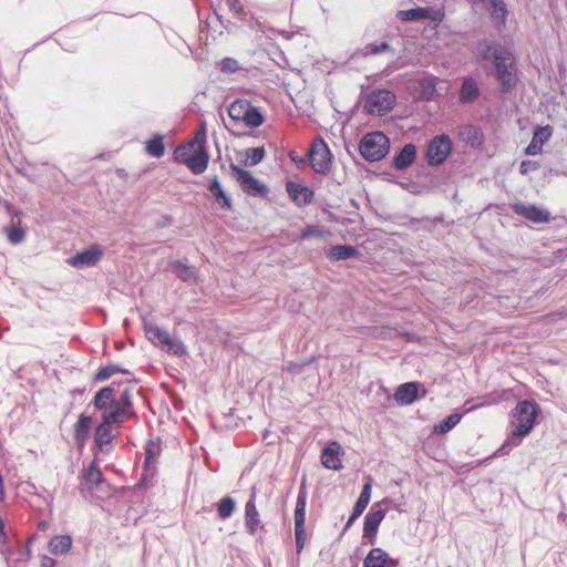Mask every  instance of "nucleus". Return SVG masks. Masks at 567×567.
<instances>
[{
	"label": "nucleus",
	"mask_w": 567,
	"mask_h": 567,
	"mask_svg": "<svg viewBox=\"0 0 567 567\" xmlns=\"http://www.w3.org/2000/svg\"><path fill=\"white\" fill-rule=\"evenodd\" d=\"M6 233H7L8 240L12 245H18V244L22 243L25 237V231L22 228L16 227V226H13L11 228H7Z\"/></svg>",
	"instance_id": "44"
},
{
	"label": "nucleus",
	"mask_w": 567,
	"mask_h": 567,
	"mask_svg": "<svg viewBox=\"0 0 567 567\" xmlns=\"http://www.w3.org/2000/svg\"><path fill=\"white\" fill-rule=\"evenodd\" d=\"M245 525L251 535H255L257 529L262 527L254 495L245 505Z\"/></svg>",
	"instance_id": "21"
},
{
	"label": "nucleus",
	"mask_w": 567,
	"mask_h": 567,
	"mask_svg": "<svg viewBox=\"0 0 567 567\" xmlns=\"http://www.w3.org/2000/svg\"><path fill=\"white\" fill-rule=\"evenodd\" d=\"M342 446L338 442H331L323 449L321 455L322 465L329 470L338 471L342 467L340 454Z\"/></svg>",
	"instance_id": "18"
},
{
	"label": "nucleus",
	"mask_w": 567,
	"mask_h": 567,
	"mask_svg": "<svg viewBox=\"0 0 567 567\" xmlns=\"http://www.w3.org/2000/svg\"><path fill=\"white\" fill-rule=\"evenodd\" d=\"M114 403L123 408L125 411L130 412V409L132 406L131 392L127 389L124 390L118 398L114 396Z\"/></svg>",
	"instance_id": "47"
},
{
	"label": "nucleus",
	"mask_w": 567,
	"mask_h": 567,
	"mask_svg": "<svg viewBox=\"0 0 567 567\" xmlns=\"http://www.w3.org/2000/svg\"><path fill=\"white\" fill-rule=\"evenodd\" d=\"M514 210L518 215H522L526 219L536 224L546 223L549 220V213L535 205L516 204L514 206Z\"/></svg>",
	"instance_id": "20"
},
{
	"label": "nucleus",
	"mask_w": 567,
	"mask_h": 567,
	"mask_svg": "<svg viewBox=\"0 0 567 567\" xmlns=\"http://www.w3.org/2000/svg\"><path fill=\"white\" fill-rule=\"evenodd\" d=\"M146 152L154 157H162L165 154V146L162 135H155L146 142Z\"/></svg>",
	"instance_id": "40"
},
{
	"label": "nucleus",
	"mask_w": 567,
	"mask_h": 567,
	"mask_svg": "<svg viewBox=\"0 0 567 567\" xmlns=\"http://www.w3.org/2000/svg\"><path fill=\"white\" fill-rule=\"evenodd\" d=\"M114 439L113 427L111 423L102 420L101 424L95 429L94 441L101 451H109L107 446Z\"/></svg>",
	"instance_id": "23"
},
{
	"label": "nucleus",
	"mask_w": 567,
	"mask_h": 567,
	"mask_svg": "<svg viewBox=\"0 0 567 567\" xmlns=\"http://www.w3.org/2000/svg\"><path fill=\"white\" fill-rule=\"evenodd\" d=\"M537 408L530 401L519 402L512 412V424L515 426L512 435L494 454H507L513 446L520 444V439L530 433L535 425Z\"/></svg>",
	"instance_id": "1"
},
{
	"label": "nucleus",
	"mask_w": 567,
	"mask_h": 567,
	"mask_svg": "<svg viewBox=\"0 0 567 567\" xmlns=\"http://www.w3.org/2000/svg\"><path fill=\"white\" fill-rule=\"evenodd\" d=\"M452 151V141L445 135L433 137L426 148V161L430 165L436 166L445 162Z\"/></svg>",
	"instance_id": "7"
},
{
	"label": "nucleus",
	"mask_w": 567,
	"mask_h": 567,
	"mask_svg": "<svg viewBox=\"0 0 567 567\" xmlns=\"http://www.w3.org/2000/svg\"><path fill=\"white\" fill-rule=\"evenodd\" d=\"M434 90H435L434 84L433 83H429V86L425 89V92L429 93V94H432Z\"/></svg>",
	"instance_id": "56"
},
{
	"label": "nucleus",
	"mask_w": 567,
	"mask_h": 567,
	"mask_svg": "<svg viewBox=\"0 0 567 567\" xmlns=\"http://www.w3.org/2000/svg\"><path fill=\"white\" fill-rule=\"evenodd\" d=\"M127 414L128 412L125 411L123 408H121L116 403H112L109 410H105L102 413V420L111 424L122 423Z\"/></svg>",
	"instance_id": "34"
},
{
	"label": "nucleus",
	"mask_w": 567,
	"mask_h": 567,
	"mask_svg": "<svg viewBox=\"0 0 567 567\" xmlns=\"http://www.w3.org/2000/svg\"><path fill=\"white\" fill-rule=\"evenodd\" d=\"M367 506H364L361 503L355 502L353 512L351 516L349 517L348 522L346 523L344 529L349 528L355 519L365 511Z\"/></svg>",
	"instance_id": "50"
},
{
	"label": "nucleus",
	"mask_w": 567,
	"mask_h": 567,
	"mask_svg": "<svg viewBox=\"0 0 567 567\" xmlns=\"http://www.w3.org/2000/svg\"><path fill=\"white\" fill-rule=\"evenodd\" d=\"M209 192L215 200L223 207L229 209L231 207V200L229 196L223 189L219 179L215 177L209 184Z\"/></svg>",
	"instance_id": "31"
},
{
	"label": "nucleus",
	"mask_w": 567,
	"mask_h": 567,
	"mask_svg": "<svg viewBox=\"0 0 567 567\" xmlns=\"http://www.w3.org/2000/svg\"><path fill=\"white\" fill-rule=\"evenodd\" d=\"M173 271L184 282H192L196 279V274L193 267L184 261H175L173 265Z\"/></svg>",
	"instance_id": "35"
},
{
	"label": "nucleus",
	"mask_w": 567,
	"mask_h": 567,
	"mask_svg": "<svg viewBox=\"0 0 567 567\" xmlns=\"http://www.w3.org/2000/svg\"><path fill=\"white\" fill-rule=\"evenodd\" d=\"M390 148V141L382 132L367 134L360 142V154L369 162L383 158Z\"/></svg>",
	"instance_id": "3"
},
{
	"label": "nucleus",
	"mask_w": 567,
	"mask_h": 567,
	"mask_svg": "<svg viewBox=\"0 0 567 567\" xmlns=\"http://www.w3.org/2000/svg\"><path fill=\"white\" fill-rule=\"evenodd\" d=\"M389 50H390L389 43L381 42L379 44L371 43V44L365 45L363 48L362 52H363V55H369V54H380V53H383Z\"/></svg>",
	"instance_id": "46"
},
{
	"label": "nucleus",
	"mask_w": 567,
	"mask_h": 567,
	"mask_svg": "<svg viewBox=\"0 0 567 567\" xmlns=\"http://www.w3.org/2000/svg\"><path fill=\"white\" fill-rule=\"evenodd\" d=\"M115 391L112 386H105L99 390L93 399V404L97 410H106L114 403Z\"/></svg>",
	"instance_id": "29"
},
{
	"label": "nucleus",
	"mask_w": 567,
	"mask_h": 567,
	"mask_svg": "<svg viewBox=\"0 0 567 567\" xmlns=\"http://www.w3.org/2000/svg\"><path fill=\"white\" fill-rule=\"evenodd\" d=\"M371 493H372V484H371V482H367L363 485V488H362L361 494H360L359 498L357 499V502L363 504L364 506H368L370 498H371Z\"/></svg>",
	"instance_id": "49"
},
{
	"label": "nucleus",
	"mask_w": 567,
	"mask_h": 567,
	"mask_svg": "<svg viewBox=\"0 0 567 567\" xmlns=\"http://www.w3.org/2000/svg\"><path fill=\"white\" fill-rule=\"evenodd\" d=\"M307 489L305 483L301 484L295 508V536L296 549L300 554L305 546V522H306V507H307Z\"/></svg>",
	"instance_id": "5"
},
{
	"label": "nucleus",
	"mask_w": 567,
	"mask_h": 567,
	"mask_svg": "<svg viewBox=\"0 0 567 567\" xmlns=\"http://www.w3.org/2000/svg\"><path fill=\"white\" fill-rule=\"evenodd\" d=\"M3 498H4L3 478H2V475L0 474V502L3 501Z\"/></svg>",
	"instance_id": "55"
},
{
	"label": "nucleus",
	"mask_w": 567,
	"mask_h": 567,
	"mask_svg": "<svg viewBox=\"0 0 567 567\" xmlns=\"http://www.w3.org/2000/svg\"><path fill=\"white\" fill-rule=\"evenodd\" d=\"M461 138L467 145L477 147L482 144V135L475 126H464L460 132Z\"/></svg>",
	"instance_id": "37"
},
{
	"label": "nucleus",
	"mask_w": 567,
	"mask_h": 567,
	"mask_svg": "<svg viewBox=\"0 0 567 567\" xmlns=\"http://www.w3.org/2000/svg\"><path fill=\"white\" fill-rule=\"evenodd\" d=\"M326 231L316 226H309L301 231V238L308 239L310 237H323Z\"/></svg>",
	"instance_id": "48"
},
{
	"label": "nucleus",
	"mask_w": 567,
	"mask_h": 567,
	"mask_svg": "<svg viewBox=\"0 0 567 567\" xmlns=\"http://www.w3.org/2000/svg\"><path fill=\"white\" fill-rule=\"evenodd\" d=\"M103 256V250L100 246L93 245L90 248L76 252L74 256L66 259V262L75 268H85L95 266Z\"/></svg>",
	"instance_id": "11"
},
{
	"label": "nucleus",
	"mask_w": 567,
	"mask_h": 567,
	"mask_svg": "<svg viewBox=\"0 0 567 567\" xmlns=\"http://www.w3.org/2000/svg\"><path fill=\"white\" fill-rule=\"evenodd\" d=\"M358 255V250L349 245H336L328 251V257L333 260H346Z\"/></svg>",
	"instance_id": "32"
},
{
	"label": "nucleus",
	"mask_w": 567,
	"mask_h": 567,
	"mask_svg": "<svg viewBox=\"0 0 567 567\" xmlns=\"http://www.w3.org/2000/svg\"><path fill=\"white\" fill-rule=\"evenodd\" d=\"M48 527V523L47 522H40L39 523V528L42 529V530H45Z\"/></svg>",
	"instance_id": "57"
},
{
	"label": "nucleus",
	"mask_w": 567,
	"mask_h": 567,
	"mask_svg": "<svg viewBox=\"0 0 567 567\" xmlns=\"http://www.w3.org/2000/svg\"><path fill=\"white\" fill-rule=\"evenodd\" d=\"M115 373H128L126 369H123L118 364H109L101 367L95 375L96 381H105Z\"/></svg>",
	"instance_id": "42"
},
{
	"label": "nucleus",
	"mask_w": 567,
	"mask_h": 567,
	"mask_svg": "<svg viewBox=\"0 0 567 567\" xmlns=\"http://www.w3.org/2000/svg\"><path fill=\"white\" fill-rule=\"evenodd\" d=\"M144 331L146 338L155 346L162 347L166 351L178 357L187 354V348L184 342L172 337L167 330L162 329L152 322H144Z\"/></svg>",
	"instance_id": "2"
},
{
	"label": "nucleus",
	"mask_w": 567,
	"mask_h": 567,
	"mask_svg": "<svg viewBox=\"0 0 567 567\" xmlns=\"http://www.w3.org/2000/svg\"><path fill=\"white\" fill-rule=\"evenodd\" d=\"M476 49L481 61H492L493 63L498 59V56L506 54L509 50L501 43L489 42L487 40L480 41Z\"/></svg>",
	"instance_id": "15"
},
{
	"label": "nucleus",
	"mask_w": 567,
	"mask_h": 567,
	"mask_svg": "<svg viewBox=\"0 0 567 567\" xmlns=\"http://www.w3.org/2000/svg\"><path fill=\"white\" fill-rule=\"evenodd\" d=\"M384 509H375L373 506L364 517L363 537L369 538L373 543L378 528L385 517Z\"/></svg>",
	"instance_id": "17"
},
{
	"label": "nucleus",
	"mask_w": 567,
	"mask_h": 567,
	"mask_svg": "<svg viewBox=\"0 0 567 567\" xmlns=\"http://www.w3.org/2000/svg\"><path fill=\"white\" fill-rule=\"evenodd\" d=\"M302 365L300 364H297V363H291L287 367V370L290 371V372H297L300 370Z\"/></svg>",
	"instance_id": "54"
},
{
	"label": "nucleus",
	"mask_w": 567,
	"mask_h": 567,
	"mask_svg": "<svg viewBox=\"0 0 567 567\" xmlns=\"http://www.w3.org/2000/svg\"><path fill=\"white\" fill-rule=\"evenodd\" d=\"M91 425V416L84 413L80 414L76 423L74 424V437L79 443H84L87 440Z\"/></svg>",
	"instance_id": "28"
},
{
	"label": "nucleus",
	"mask_w": 567,
	"mask_h": 567,
	"mask_svg": "<svg viewBox=\"0 0 567 567\" xmlns=\"http://www.w3.org/2000/svg\"><path fill=\"white\" fill-rule=\"evenodd\" d=\"M492 4L491 16L496 25H504L507 19V8L503 0H488Z\"/></svg>",
	"instance_id": "36"
},
{
	"label": "nucleus",
	"mask_w": 567,
	"mask_h": 567,
	"mask_svg": "<svg viewBox=\"0 0 567 567\" xmlns=\"http://www.w3.org/2000/svg\"><path fill=\"white\" fill-rule=\"evenodd\" d=\"M395 95L389 90H375L367 99L364 109L369 114L383 115L392 110Z\"/></svg>",
	"instance_id": "8"
},
{
	"label": "nucleus",
	"mask_w": 567,
	"mask_h": 567,
	"mask_svg": "<svg viewBox=\"0 0 567 567\" xmlns=\"http://www.w3.org/2000/svg\"><path fill=\"white\" fill-rule=\"evenodd\" d=\"M246 159L249 162V165L255 166L259 164L265 157V148L264 147H250L245 151Z\"/></svg>",
	"instance_id": "43"
},
{
	"label": "nucleus",
	"mask_w": 567,
	"mask_h": 567,
	"mask_svg": "<svg viewBox=\"0 0 567 567\" xmlns=\"http://www.w3.org/2000/svg\"><path fill=\"white\" fill-rule=\"evenodd\" d=\"M264 121L265 118L262 114L259 112V110L252 104H250L248 110H246V115L243 121L246 124V126L256 128L262 125Z\"/></svg>",
	"instance_id": "38"
},
{
	"label": "nucleus",
	"mask_w": 567,
	"mask_h": 567,
	"mask_svg": "<svg viewBox=\"0 0 567 567\" xmlns=\"http://www.w3.org/2000/svg\"><path fill=\"white\" fill-rule=\"evenodd\" d=\"M415 145L412 143L405 144L400 153L394 157V167L398 169L408 168L415 161Z\"/></svg>",
	"instance_id": "26"
},
{
	"label": "nucleus",
	"mask_w": 567,
	"mask_h": 567,
	"mask_svg": "<svg viewBox=\"0 0 567 567\" xmlns=\"http://www.w3.org/2000/svg\"><path fill=\"white\" fill-rule=\"evenodd\" d=\"M247 100H236L228 107V115L235 122H243L246 115V110L250 106Z\"/></svg>",
	"instance_id": "33"
},
{
	"label": "nucleus",
	"mask_w": 567,
	"mask_h": 567,
	"mask_svg": "<svg viewBox=\"0 0 567 567\" xmlns=\"http://www.w3.org/2000/svg\"><path fill=\"white\" fill-rule=\"evenodd\" d=\"M539 168V164L534 161H523L519 166V172L523 175L528 174L530 171H537Z\"/></svg>",
	"instance_id": "51"
},
{
	"label": "nucleus",
	"mask_w": 567,
	"mask_h": 567,
	"mask_svg": "<svg viewBox=\"0 0 567 567\" xmlns=\"http://www.w3.org/2000/svg\"><path fill=\"white\" fill-rule=\"evenodd\" d=\"M289 157H290L292 161L297 162V154H296V152H295V151H291V152L289 153Z\"/></svg>",
	"instance_id": "58"
},
{
	"label": "nucleus",
	"mask_w": 567,
	"mask_h": 567,
	"mask_svg": "<svg viewBox=\"0 0 567 567\" xmlns=\"http://www.w3.org/2000/svg\"><path fill=\"white\" fill-rule=\"evenodd\" d=\"M309 162L312 169L318 174H327L330 171L331 152L322 138L313 141L309 152Z\"/></svg>",
	"instance_id": "6"
},
{
	"label": "nucleus",
	"mask_w": 567,
	"mask_h": 567,
	"mask_svg": "<svg viewBox=\"0 0 567 567\" xmlns=\"http://www.w3.org/2000/svg\"><path fill=\"white\" fill-rule=\"evenodd\" d=\"M72 547L70 535H56L49 542V549L53 555L66 554Z\"/></svg>",
	"instance_id": "30"
},
{
	"label": "nucleus",
	"mask_w": 567,
	"mask_h": 567,
	"mask_svg": "<svg viewBox=\"0 0 567 567\" xmlns=\"http://www.w3.org/2000/svg\"><path fill=\"white\" fill-rule=\"evenodd\" d=\"M205 142L206 130L203 126L188 144L176 147L174 151V159L186 165L192 155L195 154L197 146L205 144Z\"/></svg>",
	"instance_id": "12"
},
{
	"label": "nucleus",
	"mask_w": 567,
	"mask_h": 567,
	"mask_svg": "<svg viewBox=\"0 0 567 567\" xmlns=\"http://www.w3.org/2000/svg\"><path fill=\"white\" fill-rule=\"evenodd\" d=\"M230 169L244 192L251 196H264L268 189L265 184L255 178L248 171L230 164Z\"/></svg>",
	"instance_id": "9"
},
{
	"label": "nucleus",
	"mask_w": 567,
	"mask_h": 567,
	"mask_svg": "<svg viewBox=\"0 0 567 567\" xmlns=\"http://www.w3.org/2000/svg\"><path fill=\"white\" fill-rule=\"evenodd\" d=\"M286 190L289 195V197L293 200V203L299 206H306L309 205L313 200V192L303 185L288 182L286 184Z\"/></svg>",
	"instance_id": "16"
},
{
	"label": "nucleus",
	"mask_w": 567,
	"mask_h": 567,
	"mask_svg": "<svg viewBox=\"0 0 567 567\" xmlns=\"http://www.w3.org/2000/svg\"><path fill=\"white\" fill-rule=\"evenodd\" d=\"M417 396V383L406 382L401 384L395 393L394 399L399 404L408 405L411 404Z\"/></svg>",
	"instance_id": "25"
},
{
	"label": "nucleus",
	"mask_w": 567,
	"mask_h": 567,
	"mask_svg": "<svg viewBox=\"0 0 567 567\" xmlns=\"http://www.w3.org/2000/svg\"><path fill=\"white\" fill-rule=\"evenodd\" d=\"M398 17L402 21H417V20H431L434 22H441L444 18V12L441 9H434L431 7H417L408 10H400Z\"/></svg>",
	"instance_id": "10"
},
{
	"label": "nucleus",
	"mask_w": 567,
	"mask_h": 567,
	"mask_svg": "<svg viewBox=\"0 0 567 567\" xmlns=\"http://www.w3.org/2000/svg\"><path fill=\"white\" fill-rule=\"evenodd\" d=\"M55 560L51 557L43 556L41 559V567H54Z\"/></svg>",
	"instance_id": "53"
},
{
	"label": "nucleus",
	"mask_w": 567,
	"mask_h": 567,
	"mask_svg": "<svg viewBox=\"0 0 567 567\" xmlns=\"http://www.w3.org/2000/svg\"><path fill=\"white\" fill-rule=\"evenodd\" d=\"M102 481V473L99 467L92 463L83 474L82 478V491H93L99 486Z\"/></svg>",
	"instance_id": "27"
},
{
	"label": "nucleus",
	"mask_w": 567,
	"mask_h": 567,
	"mask_svg": "<svg viewBox=\"0 0 567 567\" xmlns=\"http://www.w3.org/2000/svg\"><path fill=\"white\" fill-rule=\"evenodd\" d=\"M235 509H236V502L230 496L223 497L217 503V512L221 519L229 518L234 514Z\"/></svg>",
	"instance_id": "39"
},
{
	"label": "nucleus",
	"mask_w": 567,
	"mask_h": 567,
	"mask_svg": "<svg viewBox=\"0 0 567 567\" xmlns=\"http://www.w3.org/2000/svg\"><path fill=\"white\" fill-rule=\"evenodd\" d=\"M209 156L206 152L205 144H200L197 146L196 152L189 161L187 162L186 166L194 173V174H202L206 171L208 165Z\"/></svg>",
	"instance_id": "22"
},
{
	"label": "nucleus",
	"mask_w": 567,
	"mask_h": 567,
	"mask_svg": "<svg viewBox=\"0 0 567 567\" xmlns=\"http://www.w3.org/2000/svg\"><path fill=\"white\" fill-rule=\"evenodd\" d=\"M462 419V414L453 413L445 420L434 426V431L440 434H445L458 424Z\"/></svg>",
	"instance_id": "41"
},
{
	"label": "nucleus",
	"mask_w": 567,
	"mask_h": 567,
	"mask_svg": "<svg viewBox=\"0 0 567 567\" xmlns=\"http://www.w3.org/2000/svg\"><path fill=\"white\" fill-rule=\"evenodd\" d=\"M161 453V445L157 442L150 441L145 446V461H144V473L142 474V478L140 484L147 485L148 481H152L154 477V464L156 462L157 456Z\"/></svg>",
	"instance_id": "13"
},
{
	"label": "nucleus",
	"mask_w": 567,
	"mask_h": 567,
	"mask_svg": "<svg viewBox=\"0 0 567 567\" xmlns=\"http://www.w3.org/2000/svg\"><path fill=\"white\" fill-rule=\"evenodd\" d=\"M480 96V87L477 82L468 76L464 78L460 90V101L464 104H468L477 100Z\"/></svg>",
	"instance_id": "24"
},
{
	"label": "nucleus",
	"mask_w": 567,
	"mask_h": 567,
	"mask_svg": "<svg viewBox=\"0 0 567 567\" xmlns=\"http://www.w3.org/2000/svg\"><path fill=\"white\" fill-rule=\"evenodd\" d=\"M226 6L233 11L235 14L240 16L244 12L243 6L239 0H225Z\"/></svg>",
	"instance_id": "52"
},
{
	"label": "nucleus",
	"mask_w": 567,
	"mask_h": 567,
	"mask_svg": "<svg viewBox=\"0 0 567 567\" xmlns=\"http://www.w3.org/2000/svg\"><path fill=\"white\" fill-rule=\"evenodd\" d=\"M553 128L549 125L538 126L533 134L530 143L525 148V154L536 156L542 153L544 144L551 137Z\"/></svg>",
	"instance_id": "14"
},
{
	"label": "nucleus",
	"mask_w": 567,
	"mask_h": 567,
	"mask_svg": "<svg viewBox=\"0 0 567 567\" xmlns=\"http://www.w3.org/2000/svg\"><path fill=\"white\" fill-rule=\"evenodd\" d=\"M219 70L223 73H235L239 70V63L234 58H224L219 63Z\"/></svg>",
	"instance_id": "45"
},
{
	"label": "nucleus",
	"mask_w": 567,
	"mask_h": 567,
	"mask_svg": "<svg viewBox=\"0 0 567 567\" xmlns=\"http://www.w3.org/2000/svg\"><path fill=\"white\" fill-rule=\"evenodd\" d=\"M495 68V75L502 86L503 92H511L517 84V68L511 50L498 56L493 63Z\"/></svg>",
	"instance_id": "4"
},
{
	"label": "nucleus",
	"mask_w": 567,
	"mask_h": 567,
	"mask_svg": "<svg viewBox=\"0 0 567 567\" xmlns=\"http://www.w3.org/2000/svg\"><path fill=\"white\" fill-rule=\"evenodd\" d=\"M398 561L392 559L382 548H372L363 560V567H396Z\"/></svg>",
	"instance_id": "19"
}]
</instances>
